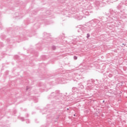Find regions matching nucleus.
Returning a JSON list of instances; mask_svg holds the SVG:
<instances>
[{
  "label": "nucleus",
  "mask_w": 127,
  "mask_h": 127,
  "mask_svg": "<svg viewBox=\"0 0 127 127\" xmlns=\"http://www.w3.org/2000/svg\"><path fill=\"white\" fill-rule=\"evenodd\" d=\"M93 25L90 24L89 25V26H86V27L84 26H80V27H79V29L77 30L78 32H80L84 33V32H86V30L87 31H90L91 30V29L92 28V27H94Z\"/></svg>",
  "instance_id": "nucleus-1"
},
{
  "label": "nucleus",
  "mask_w": 127,
  "mask_h": 127,
  "mask_svg": "<svg viewBox=\"0 0 127 127\" xmlns=\"http://www.w3.org/2000/svg\"><path fill=\"white\" fill-rule=\"evenodd\" d=\"M96 86V83H95V81L93 79L90 80L87 82V84L86 86V89H92Z\"/></svg>",
  "instance_id": "nucleus-2"
},
{
  "label": "nucleus",
  "mask_w": 127,
  "mask_h": 127,
  "mask_svg": "<svg viewBox=\"0 0 127 127\" xmlns=\"http://www.w3.org/2000/svg\"><path fill=\"white\" fill-rule=\"evenodd\" d=\"M117 8L118 9H120L121 11L125 10V9H126V4H125V3H123V2L120 3L117 6Z\"/></svg>",
  "instance_id": "nucleus-3"
},
{
  "label": "nucleus",
  "mask_w": 127,
  "mask_h": 127,
  "mask_svg": "<svg viewBox=\"0 0 127 127\" xmlns=\"http://www.w3.org/2000/svg\"><path fill=\"white\" fill-rule=\"evenodd\" d=\"M110 12L111 13V16H113V18H112V19H115L114 18H116L117 16H116V12L114 11V10L110 9Z\"/></svg>",
  "instance_id": "nucleus-4"
},
{
  "label": "nucleus",
  "mask_w": 127,
  "mask_h": 127,
  "mask_svg": "<svg viewBox=\"0 0 127 127\" xmlns=\"http://www.w3.org/2000/svg\"><path fill=\"white\" fill-rule=\"evenodd\" d=\"M74 18H76V19H77V20H81L82 18H83V15L78 14H76L75 16H74Z\"/></svg>",
  "instance_id": "nucleus-5"
},
{
  "label": "nucleus",
  "mask_w": 127,
  "mask_h": 127,
  "mask_svg": "<svg viewBox=\"0 0 127 127\" xmlns=\"http://www.w3.org/2000/svg\"><path fill=\"white\" fill-rule=\"evenodd\" d=\"M78 88H77L76 87H73L72 89V92H73V93H75V92H76V93H78Z\"/></svg>",
  "instance_id": "nucleus-6"
},
{
  "label": "nucleus",
  "mask_w": 127,
  "mask_h": 127,
  "mask_svg": "<svg viewBox=\"0 0 127 127\" xmlns=\"http://www.w3.org/2000/svg\"><path fill=\"white\" fill-rule=\"evenodd\" d=\"M95 6H96V7H98L100 5V1H96L95 3Z\"/></svg>",
  "instance_id": "nucleus-7"
},
{
  "label": "nucleus",
  "mask_w": 127,
  "mask_h": 127,
  "mask_svg": "<svg viewBox=\"0 0 127 127\" xmlns=\"http://www.w3.org/2000/svg\"><path fill=\"white\" fill-rule=\"evenodd\" d=\"M78 88H80V89H84V85L82 84V83L78 84Z\"/></svg>",
  "instance_id": "nucleus-8"
},
{
  "label": "nucleus",
  "mask_w": 127,
  "mask_h": 127,
  "mask_svg": "<svg viewBox=\"0 0 127 127\" xmlns=\"http://www.w3.org/2000/svg\"><path fill=\"white\" fill-rule=\"evenodd\" d=\"M111 0H113V1H116V0H107V2H113V1H111Z\"/></svg>",
  "instance_id": "nucleus-9"
},
{
  "label": "nucleus",
  "mask_w": 127,
  "mask_h": 127,
  "mask_svg": "<svg viewBox=\"0 0 127 127\" xmlns=\"http://www.w3.org/2000/svg\"><path fill=\"white\" fill-rule=\"evenodd\" d=\"M123 3H125L126 6H127V1H125L124 2H122Z\"/></svg>",
  "instance_id": "nucleus-10"
},
{
  "label": "nucleus",
  "mask_w": 127,
  "mask_h": 127,
  "mask_svg": "<svg viewBox=\"0 0 127 127\" xmlns=\"http://www.w3.org/2000/svg\"><path fill=\"white\" fill-rule=\"evenodd\" d=\"M77 59H78V58L76 56H74L73 57V59L74 60H77Z\"/></svg>",
  "instance_id": "nucleus-11"
},
{
  "label": "nucleus",
  "mask_w": 127,
  "mask_h": 127,
  "mask_svg": "<svg viewBox=\"0 0 127 127\" xmlns=\"http://www.w3.org/2000/svg\"><path fill=\"white\" fill-rule=\"evenodd\" d=\"M90 37V34L88 33L87 34V38H89Z\"/></svg>",
  "instance_id": "nucleus-12"
},
{
  "label": "nucleus",
  "mask_w": 127,
  "mask_h": 127,
  "mask_svg": "<svg viewBox=\"0 0 127 127\" xmlns=\"http://www.w3.org/2000/svg\"><path fill=\"white\" fill-rule=\"evenodd\" d=\"M66 110H67V111H68V110H69V108H67V109L64 108V111H66Z\"/></svg>",
  "instance_id": "nucleus-13"
},
{
  "label": "nucleus",
  "mask_w": 127,
  "mask_h": 127,
  "mask_svg": "<svg viewBox=\"0 0 127 127\" xmlns=\"http://www.w3.org/2000/svg\"><path fill=\"white\" fill-rule=\"evenodd\" d=\"M113 75L112 74H109V77H112Z\"/></svg>",
  "instance_id": "nucleus-14"
},
{
  "label": "nucleus",
  "mask_w": 127,
  "mask_h": 127,
  "mask_svg": "<svg viewBox=\"0 0 127 127\" xmlns=\"http://www.w3.org/2000/svg\"><path fill=\"white\" fill-rule=\"evenodd\" d=\"M103 103H105V100H103Z\"/></svg>",
  "instance_id": "nucleus-15"
},
{
  "label": "nucleus",
  "mask_w": 127,
  "mask_h": 127,
  "mask_svg": "<svg viewBox=\"0 0 127 127\" xmlns=\"http://www.w3.org/2000/svg\"><path fill=\"white\" fill-rule=\"evenodd\" d=\"M75 116H76V115L74 114V117H75Z\"/></svg>",
  "instance_id": "nucleus-16"
},
{
  "label": "nucleus",
  "mask_w": 127,
  "mask_h": 127,
  "mask_svg": "<svg viewBox=\"0 0 127 127\" xmlns=\"http://www.w3.org/2000/svg\"><path fill=\"white\" fill-rule=\"evenodd\" d=\"M86 12V13H88V12Z\"/></svg>",
  "instance_id": "nucleus-17"
},
{
  "label": "nucleus",
  "mask_w": 127,
  "mask_h": 127,
  "mask_svg": "<svg viewBox=\"0 0 127 127\" xmlns=\"http://www.w3.org/2000/svg\"><path fill=\"white\" fill-rule=\"evenodd\" d=\"M86 15H87V14H86Z\"/></svg>",
  "instance_id": "nucleus-18"
},
{
  "label": "nucleus",
  "mask_w": 127,
  "mask_h": 127,
  "mask_svg": "<svg viewBox=\"0 0 127 127\" xmlns=\"http://www.w3.org/2000/svg\"><path fill=\"white\" fill-rule=\"evenodd\" d=\"M66 101H67V99H65Z\"/></svg>",
  "instance_id": "nucleus-19"
}]
</instances>
